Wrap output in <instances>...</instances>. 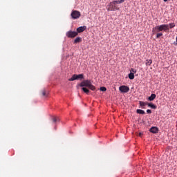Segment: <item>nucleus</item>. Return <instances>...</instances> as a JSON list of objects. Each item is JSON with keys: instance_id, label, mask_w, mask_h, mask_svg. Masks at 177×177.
<instances>
[{"instance_id": "f257e3e1", "label": "nucleus", "mask_w": 177, "mask_h": 177, "mask_svg": "<svg viewBox=\"0 0 177 177\" xmlns=\"http://www.w3.org/2000/svg\"><path fill=\"white\" fill-rule=\"evenodd\" d=\"M80 86L82 88L83 92L86 93V95H88L90 92L89 89H91V91H95L96 89L90 80H84L80 84Z\"/></svg>"}, {"instance_id": "2eb2a0df", "label": "nucleus", "mask_w": 177, "mask_h": 177, "mask_svg": "<svg viewBox=\"0 0 177 177\" xmlns=\"http://www.w3.org/2000/svg\"><path fill=\"white\" fill-rule=\"evenodd\" d=\"M136 112H137V113H140L141 115L145 114V111H143V109H137Z\"/></svg>"}, {"instance_id": "6e6552de", "label": "nucleus", "mask_w": 177, "mask_h": 177, "mask_svg": "<svg viewBox=\"0 0 177 177\" xmlns=\"http://www.w3.org/2000/svg\"><path fill=\"white\" fill-rule=\"evenodd\" d=\"M85 29H86V25H84L83 26H79L78 28H77V35H78V33H81V32H84V30H85Z\"/></svg>"}, {"instance_id": "dca6fc26", "label": "nucleus", "mask_w": 177, "mask_h": 177, "mask_svg": "<svg viewBox=\"0 0 177 177\" xmlns=\"http://www.w3.org/2000/svg\"><path fill=\"white\" fill-rule=\"evenodd\" d=\"M82 37H76L74 40V43H80L82 41Z\"/></svg>"}, {"instance_id": "5701e85b", "label": "nucleus", "mask_w": 177, "mask_h": 177, "mask_svg": "<svg viewBox=\"0 0 177 177\" xmlns=\"http://www.w3.org/2000/svg\"><path fill=\"white\" fill-rule=\"evenodd\" d=\"M142 135H143L142 132H140L139 133V136H142Z\"/></svg>"}, {"instance_id": "6ab92c4d", "label": "nucleus", "mask_w": 177, "mask_h": 177, "mask_svg": "<svg viewBox=\"0 0 177 177\" xmlns=\"http://www.w3.org/2000/svg\"><path fill=\"white\" fill-rule=\"evenodd\" d=\"M100 91L102 92H106V91H107V89H106V88L105 86H101Z\"/></svg>"}, {"instance_id": "aec40b11", "label": "nucleus", "mask_w": 177, "mask_h": 177, "mask_svg": "<svg viewBox=\"0 0 177 177\" xmlns=\"http://www.w3.org/2000/svg\"><path fill=\"white\" fill-rule=\"evenodd\" d=\"M168 26H169V27H170V28H174V27H175V24H174V23H171V24H169Z\"/></svg>"}, {"instance_id": "393cba45", "label": "nucleus", "mask_w": 177, "mask_h": 177, "mask_svg": "<svg viewBox=\"0 0 177 177\" xmlns=\"http://www.w3.org/2000/svg\"><path fill=\"white\" fill-rule=\"evenodd\" d=\"M176 41H177V36H176Z\"/></svg>"}, {"instance_id": "f3484780", "label": "nucleus", "mask_w": 177, "mask_h": 177, "mask_svg": "<svg viewBox=\"0 0 177 177\" xmlns=\"http://www.w3.org/2000/svg\"><path fill=\"white\" fill-rule=\"evenodd\" d=\"M41 95L45 97H47V95H48V91H46V89H43V91H41Z\"/></svg>"}, {"instance_id": "a211bd4d", "label": "nucleus", "mask_w": 177, "mask_h": 177, "mask_svg": "<svg viewBox=\"0 0 177 177\" xmlns=\"http://www.w3.org/2000/svg\"><path fill=\"white\" fill-rule=\"evenodd\" d=\"M152 63V59H147V61L146 62V66H151Z\"/></svg>"}, {"instance_id": "39448f33", "label": "nucleus", "mask_w": 177, "mask_h": 177, "mask_svg": "<svg viewBox=\"0 0 177 177\" xmlns=\"http://www.w3.org/2000/svg\"><path fill=\"white\" fill-rule=\"evenodd\" d=\"M71 16L73 20H75L80 19L81 13L79 12V10H72Z\"/></svg>"}, {"instance_id": "1a4fd4ad", "label": "nucleus", "mask_w": 177, "mask_h": 177, "mask_svg": "<svg viewBox=\"0 0 177 177\" xmlns=\"http://www.w3.org/2000/svg\"><path fill=\"white\" fill-rule=\"evenodd\" d=\"M150 132H152L153 133H157L158 132V127H151L149 129Z\"/></svg>"}, {"instance_id": "9b49d317", "label": "nucleus", "mask_w": 177, "mask_h": 177, "mask_svg": "<svg viewBox=\"0 0 177 177\" xmlns=\"http://www.w3.org/2000/svg\"><path fill=\"white\" fill-rule=\"evenodd\" d=\"M156 97V94H151V95L148 97L149 101H153Z\"/></svg>"}, {"instance_id": "b1692460", "label": "nucleus", "mask_w": 177, "mask_h": 177, "mask_svg": "<svg viewBox=\"0 0 177 177\" xmlns=\"http://www.w3.org/2000/svg\"><path fill=\"white\" fill-rule=\"evenodd\" d=\"M168 0H164L165 2H167Z\"/></svg>"}, {"instance_id": "f03ea898", "label": "nucleus", "mask_w": 177, "mask_h": 177, "mask_svg": "<svg viewBox=\"0 0 177 177\" xmlns=\"http://www.w3.org/2000/svg\"><path fill=\"white\" fill-rule=\"evenodd\" d=\"M162 30H169V25L167 24H162V25H156L152 29L153 34L154 35L156 32H158L156 35V38L158 39L160 36H162L163 33H162Z\"/></svg>"}, {"instance_id": "0eeeda50", "label": "nucleus", "mask_w": 177, "mask_h": 177, "mask_svg": "<svg viewBox=\"0 0 177 177\" xmlns=\"http://www.w3.org/2000/svg\"><path fill=\"white\" fill-rule=\"evenodd\" d=\"M119 90L122 93H127V92H129L130 88L129 86H126L125 85H122V86H120Z\"/></svg>"}, {"instance_id": "ddd939ff", "label": "nucleus", "mask_w": 177, "mask_h": 177, "mask_svg": "<svg viewBox=\"0 0 177 177\" xmlns=\"http://www.w3.org/2000/svg\"><path fill=\"white\" fill-rule=\"evenodd\" d=\"M140 105L142 108H145V106H146V105H148V102H145L144 101H140Z\"/></svg>"}, {"instance_id": "20e7f679", "label": "nucleus", "mask_w": 177, "mask_h": 177, "mask_svg": "<svg viewBox=\"0 0 177 177\" xmlns=\"http://www.w3.org/2000/svg\"><path fill=\"white\" fill-rule=\"evenodd\" d=\"M84 74H73L68 81H75V80H83Z\"/></svg>"}, {"instance_id": "7ed1b4c3", "label": "nucleus", "mask_w": 177, "mask_h": 177, "mask_svg": "<svg viewBox=\"0 0 177 177\" xmlns=\"http://www.w3.org/2000/svg\"><path fill=\"white\" fill-rule=\"evenodd\" d=\"M122 2H124V0L112 1L107 5V10L109 12L118 10V3H122Z\"/></svg>"}, {"instance_id": "423d86ee", "label": "nucleus", "mask_w": 177, "mask_h": 177, "mask_svg": "<svg viewBox=\"0 0 177 177\" xmlns=\"http://www.w3.org/2000/svg\"><path fill=\"white\" fill-rule=\"evenodd\" d=\"M78 32L75 30H68L66 32V36L68 37H75V36H77Z\"/></svg>"}, {"instance_id": "4468645a", "label": "nucleus", "mask_w": 177, "mask_h": 177, "mask_svg": "<svg viewBox=\"0 0 177 177\" xmlns=\"http://www.w3.org/2000/svg\"><path fill=\"white\" fill-rule=\"evenodd\" d=\"M52 120L54 123H57V122L59 121V118H57V116H53L52 118Z\"/></svg>"}, {"instance_id": "412c9836", "label": "nucleus", "mask_w": 177, "mask_h": 177, "mask_svg": "<svg viewBox=\"0 0 177 177\" xmlns=\"http://www.w3.org/2000/svg\"><path fill=\"white\" fill-rule=\"evenodd\" d=\"M131 71L134 74V73H136V70L135 68H131Z\"/></svg>"}, {"instance_id": "f8f14e48", "label": "nucleus", "mask_w": 177, "mask_h": 177, "mask_svg": "<svg viewBox=\"0 0 177 177\" xmlns=\"http://www.w3.org/2000/svg\"><path fill=\"white\" fill-rule=\"evenodd\" d=\"M129 78L130 80H134V78H135V75H134L133 73H132L131 70H130V73L129 74Z\"/></svg>"}, {"instance_id": "9d476101", "label": "nucleus", "mask_w": 177, "mask_h": 177, "mask_svg": "<svg viewBox=\"0 0 177 177\" xmlns=\"http://www.w3.org/2000/svg\"><path fill=\"white\" fill-rule=\"evenodd\" d=\"M148 106H150L151 108H152L153 109H156L157 108V105H155L154 104H153L152 102H148Z\"/></svg>"}, {"instance_id": "4be33fe9", "label": "nucleus", "mask_w": 177, "mask_h": 177, "mask_svg": "<svg viewBox=\"0 0 177 177\" xmlns=\"http://www.w3.org/2000/svg\"><path fill=\"white\" fill-rule=\"evenodd\" d=\"M147 113H151V109H147Z\"/></svg>"}]
</instances>
